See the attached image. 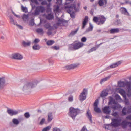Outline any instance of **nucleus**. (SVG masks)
Listing matches in <instances>:
<instances>
[{
  "label": "nucleus",
  "instance_id": "nucleus-38",
  "mask_svg": "<svg viewBox=\"0 0 131 131\" xmlns=\"http://www.w3.org/2000/svg\"><path fill=\"white\" fill-rule=\"evenodd\" d=\"M24 116L25 118H28L30 117V115L29 112H26L24 113Z\"/></svg>",
  "mask_w": 131,
  "mask_h": 131
},
{
  "label": "nucleus",
  "instance_id": "nucleus-42",
  "mask_svg": "<svg viewBox=\"0 0 131 131\" xmlns=\"http://www.w3.org/2000/svg\"><path fill=\"white\" fill-rule=\"evenodd\" d=\"M89 109L88 108L87 111L86 115L89 120L90 121V112H89Z\"/></svg>",
  "mask_w": 131,
  "mask_h": 131
},
{
  "label": "nucleus",
  "instance_id": "nucleus-16",
  "mask_svg": "<svg viewBox=\"0 0 131 131\" xmlns=\"http://www.w3.org/2000/svg\"><path fill=\"white\" fill-rule=\"evenodd\" d=\"M104 113L106 114H109L111 112V110L109 106H105L103 109Z\"/></svg>",
  "mask_w": 131,
  "mask_h": 131
},
{
  "label": "nucleus",
  "instance_id": "nucleus-57",
  "mask_svg": "<svg viewBox=\"0 0 131 131\" xmlns=\"http://www.w3.org/2000/svg\"><path fill=\"white\" fill-rule=\"evenodd\" d=\"M97 47H94L91 49V52L97 49Z\"/></svg>",
  "mask_w": 131,
  "mask_h": 131
},
{
  "label": "nucleus",
  "instance_id": "nucleus-28",
  "mask_svg": "<svg viewBox=\"0 0 131 131\" xmlns=\"http://www.w3.org/2000/svg\"><path fill=\"white\" fill-rule=\"evenodd\" d=\"M9 18L10 19L11 23L12 24H13L14 25H17V22L16 21L14 20L12 16H10Z\"/></svg>",
  "mask_w": 131,
  "mask_h": 131
},
{
  "label": "nucleus",
  "instance_id": "nucleus-26",
  "mask_svg": "<svg viewBox=\"0 0 131 131\" xmlns=\"http://www.w3.org/2000/svg\"><path fill=\"white\" fill-rule=\"evenodd\" d=\"M41 4L42 5H47V7H48L47 8V11H49V10H50V8L49 7H48V6L49 7L50 6H49L47 4V1L45 0H44V1H42V2L41 3Z\"/></svg>",
  "mask_w": 131,
  "mask_h": 131
},
{
  "label": "nucleus",
  "instance_id": "nucleus-17",
  "mask_svg": "<svg viewBox=\"0 0 131 131\" xmlns=\"http://www.w3.org/2000/svg\"><path fill=\"white\" fill-rule=\"evenodd\" d=\"M88 20V17L87 16L85 17L82 21V29L84 28L86 25Z\"/></svg>",
  "mask_w": 131,
  "mask_h": 131
},
{
  "label": "nucleus",
  "instance_id": "nucleus-44",
  "mask_svg": "<svg viewBox=\"0 0 131 131\" xmlns=\"http://www.w3.org/2000/svg\"><path fill=\"white\" fill-rule=\"evenodd\" d=\"M39 10L41 13H43L45 10V9L44 7L43 6H41L40 7Z\"/></svg>",
  "mask_w": 131,
  "mask_h": 131
},
{
  "label": "nucleus",
  "instance_id": "nucleus-39",
  "mask_svg": "<svg viewBox=\"0 0 131 131\" xmlns=\"http://www.w3.org/2000/svg\"><path fill=\"white\" fill-rule=\"evenodd\" d=\"M34 18H32L30 21L29 24L30 25L33 26L35 24V23L34 22Z\"/></svg>",
  "mask_w": 131,
  "mask_h": 131
},
{
  "label": "nucleus",
  "instance_id": "nucleus-7",
  "mask_svg": "<svg viewBox=\"0 0 131 131\" xmlns=\"http://www.w3.org/2000/svg\"><path fill=\"white\" fill-rule=\"evenodd\" d=\"M121 119L118 118H113L112 119L111 125L113 127H116L121 124Z\"/></svg>",
  "mask_w": 131,
  "mask_h": 131
},
{
  "label": "nucleus",
  "instance_id": "nucleus-21",
  "mask_svg": "<svg viewBox=\"0 0 131 131\" xmlns=\"http://www.w3.org/2000/svg\"><path fill=\"white\" fill-rule=\"evenodd\" d=\"M108 91L107 90H104L101 92L100 96L102 97L107 96L108 94Z\"/></svg>",
  "mask_w": 131,
  "mask_h": 131
},
{
  "label": "nucleus",
  "instance_id": "nucleus-63",
  "mask_svg": "<svg viewBox=\"0 0 131 131\" xmlns=\"http://www.w3.org/2000/svg\"><path fill=\"white\" fill-rule=\"evenodd\" d=\"M125 102L126 104H129L128 101V100H126V99H125Z\"/></svg>",
  "mask_w": 131,
  "mask_h": 131
},
{
  "label": "nucleus",
  "instance_id": "nucleus-60",
  "mask_svg": "<svg viewBox=\"0 0 131 131\" xmlns=\"http://www.w3.org/2000/svg\"><path fill=\"white\" fill-rule=\"evenodd\" d=\"M39 14V11L38 10H36L35 11V15H38Z\"/></svg>",
  "mask_w": 131,
  "mask_h": 131
},
{
  "label": "nucleus",
  "instance_id": "nucleus-46",
  "mask_svg": "<svg viewBox=\"0 0 131 131\" xmlns=\"http://www.w3.org/2000/svg\"><path fill=\"white\" fill-rule=\"evenodd\" d=\"M71 18H74L75 17V13L74 11H72L71 13L70 14Z\"/></svg>",
  "mask_w": 131,
  "mask_h": 131
},
{
  "label": "nucleus",
  "instance_id": "nucleus-50",
  "mask_svg": "<svg viewBox=\"0 0 131 131\" xmlns=\"http://www.w3.org/2000/svg\"><path fill=\"white\" fill-rule=\"evenodd\" d=\"M40 40L38 38H36L35 39L33 43H34L36 44L38 43H39L40 42Z\"/></svg>",
  "mask_w": 131,
  "mask_h": 131
},
{
  "label": "nucleus",
  "instance_id": "nucleus-40",
  "mask_svg": "<svg viewBox=\"0 0 131 131\" xmlns=\"http://www.w3.org/2000/svg\"><path fill=\"white\" fill-rule=\"evenodd\" d=\"M79 28V27H78L75 30L72 31L70 33V34L74 35L78 31Z\"/></svg>",
  "mask_w": 131,
  "mask_h": 131
},
{
  "label": "nucleus",
  "instance_id": "nucleus-18",
  "mask_svg": "<svg viewBox=\"0 0 131 131\" xmlns=\"http://www.w3.org/2000/svg\"><path fill=\"white\" fill-rule=\"evenodd\" d=\"M119 93L123 96L124 99H126V94L125 91L123 89H120L118 91Z\"/></svg>",
  "mask_w": 131,
  "mask_h": 131
},
{
  "label": "nucleus",
  "instance_id": "nucleus-33",
  "mask_svg": "<svg viewBox=\"0 0 131 131\" xmlns=\"http://www.w3.org/2000/svg\"><path fill=\"white\" fill-rule=\"evenodd\" d=\"M30 42H26L25 41H23L22 42V45L24 47H26L27 46H30Z\"/></svg>",
  "mask_w": 131,
  "mask_h": 131
},
{
  "label": "nucleus",
  "instance_id": "nucleus-22",
  "mask_svg": "<svg viewBox=\"0 0 131 131\" xmlns=\"http://www.w3.org/2000/svg\"><path fill=\"white\" fill-rule=\"evenodd\" d=\"M120 10L122 14L127 15H129V13L125 8L124 7H122L121 8Z\"/></svg>",
  "mask_w": 131,
  "mask_h": 131
},
{
  "label": "nucleus",
  "instance_id": "nucleus-3",
  "mask_svg": "<svg viewBox=\"0 0 131 131\" xmlns=\"http://www.w3.org/2000/svg\"><path fill=\"white\" fill-rule=\"evenodd\" d=\"M80 110L78 108H75L71 107L69 108V112L68 114L73 120H74L76 116L80 113Z\"/></svg>",
  "mask_w": 131,
  "mask_h": 131
},
{
  "label": "nucleus",
  "instance_id": "nucleus-14",
  "mask_svg": "<svg viewBox=\"0 0 131 131\" xmlns=\"http://www.w3.org/2000/svg\"><path fill=\"white\" fill-rule=\"evenodd\" d=\"M56 18L58 22L56 23V24L58 26H60V25L61 24L63 23H67L68 22L67 20H65L63 19H60L58 16Z\"/></svg>",
  "mask_w": 131,
  "mask_h": 131
},
{
  "label": "nucleus",
  "instance_id": "nucleus-5",
  "mask_svg": "<svg viewBox=\"0 0 131 131\" xmlns=\"http://www.w3.org/2000/svg\"><path fill=\"white\" fill-rule=\"evenodd\" d=\"M93 20L94 22H96L98 24L101 25L103 24L104 22L105 21L106 19L104 16H102L98 18L94 17Z\"/></svg>",
  "mask_w": 131,
  "mask_h": 131
},
{
  "label": "nucleus",
  "instance_id": "nucleus-45",
  "mask_svg": "<svg viewBox=\"0 0 131 131\" xmlns=\"http://www.w3.org/2000/svg\"><path fill=\"white\" fill-rule=\"evenodd\" d=\"M87 38L85 37H83L81 39V41L82 42H85L87 40Z\"/></svg>",
  "mask_w": 131,
  "mask_h": 131
},
{
  "label": "nucleus",
  "instance_id": "nucleus-1",
  "mask_svg": "<svg viewBox=\"0 0 131 131\" xmlns=\"http://www.w3.org/2000/svg\"><path fill=\"white\" fill-rule=\"evenodd\" d=\"M25 81V79H22L21 81V83L24 82L23 84H25L22 89L23 91L24 92H26L29 88H32L36 86L37 84L39 82L37 80H35L34 81L26 83V81L24 82Z\"/></svg>",
  "mask_w": 131,
  "mask_h": 131
},
{
  "label": "nucleus",
  "instance_id": "nucleus-23",
  "mask_svg": "<svg viewBox=\"0 0 131 131\" xmlns=\"http://www.w3.org/2000/svg\"><path fill=\"white\" fill-rule=\"evenodd\" d=\"M129 122L124 120L122 122L121 124L123 128H125L127 127V125L129 124Z\"/></svg>",
  "mask_w": 131,
  "mask_h": 131
},
{
  "label": "nucleus",
  "instance_id": "nucleus-56",
  "mask_svg": "<svg viewBox=\"0 0 131 131\" xmlns=\"http://www.w3.org/2000/svg\"><path fill=\"white\" fill-rule=\"evenodd\" d=\"M80 131H88L87 130L85 126H83Z\"/></svg>",
  "mask_w": 131,
  "mask_h": 131
},
{
  "label": "nucleus",
  "instance_id": "nucleus-51",
  "mask_svg": "<svg viewBox=\"0 0 131 131\" xmlns=\"http://www.w3.org/2000/svg\"><path fill=\"white\" fill-rule=\"evenodd\" d=\"M45 121V119L44 118H42L40 121L39 123V124L42 125L44 123Z\"/></svg>",
  "mask_w": 131,
  "mask_h": 131
},
{
  "label": "nucleus",
  "instance_id": "nucleus-15",
  "mask_svg": "<svg viewBox=\"0 0 131 131\" xmlns=\"http://www.w3.org/2000/svg\"><path fill=\"white\" fill-rule=\"evenodd\" d=\"M121 61H119L116 63L112 64L109 67H108L106 68V70H107L110 68H114L118 66L121 63Z\"/></svg>",
  "mask_w": 131,
  "mask_h": 131
},
{
  "label": "nucleus",
  "instance_id": "nucleus-55",
  "mask_svg": "<svg viewBox=\"0 0 131 131\" xmlns=\"http://www.w3.org/2000/svg\"><path fill=\"white\" fill-rule=\"evenodd\" d=\"M126 108H124L122 110V112L123 114L125 115L126 114Z\"/></svg>",
  "mask_w": 131,
  "mask_h": 131
},
{
  "label": "nucleus",
  "instance_id": "nucleus-25",
  "mask_svg": "<svg viewBox=\"0 0 131 131\" xmlns=\"http://www.w3.org/2000/svg\"><path fill=\"white\" fill-rule=\"evenodd\" d=\"M119 31V29L117 28L111 29L110 31V33L112 34L118 33Z\"/></svg>",
  "mask_w": 131,
  "mask_h": 131
},
{
  "label": "nucleus",
  "instance_id": "nucleus-27",
  "mask_svg": "<svg viewBox=\"0 0 131 131\" xmlns=\"http://www.w3.org/2000/svg\"><path fill=\"white\" fill-rule=\"evenodd\" d=\"M40 48V46L38 44L34 45L32 46V49L34 50H38Z\"/></svg>",
  "mask_w": 131,
  "mask_h": 131
},
{
  "label": "nucleus",
  "instance_id": "nucleus-54",
  "mask_svg": "<svg viewBox=\"0 0 131 131\" xmlns=\"http://www.w3.org/2000/svg\"><path fill=\"white\" fill-rule=\"evenodd\" d=\"M52 131H61L60 129L57 127H55L53 128Z\"/></svg>",
  "mask_w": 131,
  "mask_h": 131
},
{
  "label": "nucleus",
  "instance_id": "nucleus-43",
  "mask_svg": "<svg viewBox=\"0 0 131 131\" xmlns=\"http://www.w3.org/2000/svg\"><path fill=\"white\" fill-rule=\"evenodd\" d=\"M130 88L128 89L127 90V95L129 98H130L131 97V92L130 91Z\"/></svg>",
  "mask_w": 131,
  "mask_h": 131
},
{
  "label": "nucleus",
  "instance_id": "nucleus-20",
  "mask_svg": "<svg viewBox=\"0 0 131 131\" xmlns=\"http://www.w3.org/2000/svg\"><path fill=\"white\" fill-rule=\"evenodd\" d=\"M53 116L52 113L49 112L48 113L47 121L48 123L50 122L53 119Z\"/></svg>",
  "mask_w": 131,
  "mask_h": 131
},
{
  "label": "nucleus",
  "instance_id": "nucleus-59",
  "mask_svg": "<svg viewBox=\"0 0 131 131\" xmlns=\"http://www.w3.org/2000/svg\"><path fill=\"white\" fill-rule=\"evenodd\" d=\"M48 31H51L52 30H53L54 29V28L53 26H51L50 25V27H49V28H48Z\"/></svg>",
  "mask_w": 131,
  "mask_h": 131
},
{
  "label": "nucleus",
  "instance_id": "nucleus-64",
  "mask_svg": "<svg viewBox=\"0 0 131 131\" xmlns=\"http://www.w3.org/2000/svg\"><path fill=\"white\" fill-rule=\"evenodd\" d=\"M127 112L128 113L131 112V108H129L127 110Z\"/></svg>",
  "mask_w": 131,
  "mask_h": 131
},
{
  "label": "nucleus",
  "instance_id": "nucleus-4",
  "mask_svg": "<svg viewBox=\"0 0 131 131\" xmlns=\"http://www.w3.org/2000/svg\"><path fill=\"white\" fill-rule=\"evenodd\" d=\"M109 104L114 110H116L121 107V105L112 97H110Z\"/></svg>",
  "mask_w": 131,
  "mask_h": 131
},
{
  "label": "nucleus",
  "instance_id": "nucleus-13",
  "mask_svg": "<svg viewBox=\"0 0 131 131\" xmlns=\"http://www.w3.org/2000/svg\"><path fill=\"white\" fill-rule=\"evenodd\" d=\"M98 100H96L94 104V108L95 111L96 112L99 113L101 112V110L98 107Z\"/></svg>",
  "mask_w": 131,
  "mask_h": 131
},
{
  "label": "nucleus",
  "instance_id": "nucleus-52",
  "mask_svg": "<svg viewBox=\"0 0 131 131\" xmlns=\"http://www.w3.org/2000/svg\"><path fill=\"white\" fill-rule=\"evenodd\" d=\"M48 61L50 65H52L54 63L53 61L52 60L50 59H48Z\"/></svg>",
  "mask_w": 131,
  "mask_h": 131
},
{
  "label": "nucleus",
  "instance_id": "nucleus-48",
  "mask_svg": "<svg viewBox=\"0 0 131 131\" xmlns=\"http://www.w3.org/2000/svg\"><path fill=\"white\" fill-rule=\"evenodd\" d=\"M51 49H54L56 50H57L59 49V46H53L51 47Z\"/></svg>",
  "mask_w": 131,
  "mask_h": 131
},
{
  "label": "nucleus",
  "instance_id": "nucleus-62",
  "mask_svg": "<svg viewBox=\"0 0 131 131\" xmlns=\"http://www.w3.org/2000/svg\"><path fill=\"white\" fill-rule=\"evenodd\" d=\"M68 9L67 10V12L70 14L71 13V10L70 9Z\"/></svg>",
  "mask_w": 131,
  "mask_h": 131
},
{
  "label": "nucleus",
  "instance_id": "nucleus-2",
  "mask_svg": "<svg viewBox=\"0 0 131 131\" xmlns=\"http://www.w3.org/2000/svg\"><path fill=\"white\" fill-rule=\"evenodd\" d=\"M77 42L76 41L73 43L69 45L68 46V49L71 51L76 50L81 48L84 45V44L82 42L78 41L76 42Z\"/></svg>",
  "mask_w": 131,
  "mask_h": 131
},
{
  "label": "nucleus",
  "instance_id": "nucleus-47",
  "mask_svg": "<svg viewBox=\"0 0 131 131\" xmlns=\"http://www.w3.org/2000/svg\"><path fill=\"white\" fill-rule=\"evenodd\" d=\"M54 7L55 9V10L57 12L59 9L60 6L58 5H54Z\"/></svg>",
  "mask_w": 131,
  "mask_h": 131
},
{
  "label": "nucleus",
  "instance_id": "nucleus-6",
  "mask_svg": "<svg viewBox=\"0 0 131 131\" xmlns=\"http://www.w3.org/2000/svg\"><path fill=\"white\" fill-rule=\"evenodd\" d=\"M118 84L120 87H125L126 86L128 90L131 87V82L130 81L124 82L120 81L118 82Z\"/></svg>",
  "mask_w": 131,
  "mask_h": 131
},
{
  "label": "nucleus",
  "instance_id": "nucleus-53",
  "mask_svg": "<svg viewBox=\"0 0 131 131\" xmlns=\"http://www.w3.org/2000/svg\"><path fill=\"white\" fill-rule=\"evenodd\" d=\"M112 115L114 116H116L118 115V113L117 112H113L112 114Z\"/></svg>",
  "mask_w": 131,
  "mask_h": 131
},
{
  "label": "nucleus",
  "instance_id": "nucleus-37",
  "mask_svg": "<svg viewBox=\"0 0 131 131\" xmlns=\"http://www.w3.org/2000/svg\"><path fill=\"white\" fill-rule=\"evenodd\" d=\"M51 24L49 23H47L44 24V27L46 29H48L50 27Z\"/></svg>",
  "mask_w": 131,
  "mask_h": 131
},
{
  "label": "nucleus",
  "instance_id": "nucleus-32",
  "mask_svg": "<svg viewBox=\"0 0 131 131\" xmlns=\"http://www.w3.org/2000/svg\"><path fill=\"white\" fill-rule=\"evenodd\" d=\"M54 42H55L54 40H50L47 41L46 43L48 46H50L54 44Z\"/></svg>",
  "mask_w": 131,
  "mask_h": 131
},
{
  "label": "nucleus",
  "instance_id": "nucleus-30",
  "mask_svg": "<svg viewBox=\"0 0 131 131\" xmlns=\"http://www.w3.org/2000/svg\"><path fill=\"white\" fill-rule=\"evenodd\" d=\"M46 19L48 20H51L53 18V15L49 14L46 16Z\"/></svg>",
  "mask_w": 131,
  "mask_h": 131
},
{
  "label": "nucleus",
  "instance_id": "nucleus-58",
  "mask_svg": "<svg viewBox=\"0 0 131 131\" xmlns=\"http://www.w3.org/2000/svg\"><path fill=\"white\" fill-rule=\"evenodd\" d=\"M126 119L127 120H129L131 121V115L127 116L126 117Z\"/></svg>",
  "mask_w": 131,
  "mask_h": 131
},
{
  "label": "nucleus",
  "instance_id": "nucleus-12",
  "mask_svg": "<svg viewBox=\"0 0 131 131\" xmlns=\"http://www.w3.org/2000/svg\"><path fill=\"white\" fill-rule=\"evenodd\" d=\"M78 64H72L67 65L64 67L67 70H70L76 68L78 66Z\"/></svg>",
  "mask_w": 131,
  "mask_h": 131
},
{
  "label": "nucleus",
  "instance_id": "nucleus-34",
  "mask_svg": "<svg viewBox=\"0 0 131 131\" xmlns=\"http://www.w3.org/2000/svg\"><path fill=\"white\" fill-rule=\"evenodd\" d=\"M12 122L14 125H18L19 123L18 120L16 118H13L12 120Z\"/></svg>",
  "mask_w": 131,
  "mask_h": 131
},
{
  "label": "nucleus",
  "instance_id": "nucleus-29",
  "mask_svg": "<svg viewBox=\"0 0 131 131\" xmlns=\"http://www.w3.org/2000/svg\"><path fill=\"white\" fill-rule=\"evenodd\" d=\"M110 77H107L102 79L100 81V83L102 84L103 83L107 80L110 78Z\"/></svg>",
  "mask_w": 131,
  "mask_h": 131
},
{
  "label": "nucleus",
  "instance_id": "nucleus-31",
  "mask_svg": "<svg viewBox=\"0 0 131 131\" xmlns=\"http://www.w3.org/2000/svg\"><path fill=\"white\" fill-rule=\"evenodd\" d=\"M36 32L41 34H43L44 33V31L43 29L42 28H38L36 30Z\"/></svg>",
  "mask_w": 131,
  "mask_h": 131
},
{
  "label": "nucleus",
  "instance_id": "nucleus-35",
  "mask_svg": "<svg viewBox=\"0 0 131 131\" xmlns=\"http://www.w3.org/2000/svg\"><path fill=\"white\" fill-rule=\"evenodd\" d=\"M51 128V126H48L44 127L42 129V131H49Z\"/></svg>",
  "mask_w": 131,
  "mask_h": 131
},
{
  "label": "nucleus",
  "instance_id": "nucleus-36",
  "mask_svg": "<svg viewBox=\"0 0 131 131\" xmlns=\"http://www.w3.org/2000/svg\"><path fill=\"white\" fill-rule=\"evenodd\" d=\"M21 10L22 11L26 13L28 12V9L27 7H24L22 5L21 6Z\"/></svg>",
  "mask_w": 131,
  "mask_h": 131
},
{
  "label": "nucleus",
  "instance_id": "nucleus-19",
  "mask_svg": "<svg viewBox=\"0 0 131 131\" xmlns=\"http://www.w3.org/2000/svg\"><path fill=\"white\" fill-rule=\"evenodd\" d=\"M65 9H74L76 11L77 8L76 5L75 4H71L70 5H68L67 6L65 7Z\"/></svg>",
  "mask_w": 131,
  "mask_h": 131
},
{
  "label": "nucleus",
  "instance_id": "nucleus-11",
  "mask_svg": "<svg viewBox=\"0 0 131 131\" xmlns=\"http://www.w3.org/2000/svg\"><path fill=\"white\" fill-rule=\"evenodd\" d=\"M12 58L18 60H21L23 58V56L19 53H14L12 54Z\"/></svg>",
  "mask_w": 131,
  "mask_h": 131
},
{
  "label": "nucleus",
  "instance_id": "nucleus-9",
  "mask_svg": "<svg viewBox=\"0 0 131 131\" xmlns=\"http://www.w3.org/2000/svg\"><path fill=\"white\" fill-rule=\"evenodd\" d=\"M8 109L7 110V112L10 116H12L14 115H16L18 114L20 112L16 110H14L12 109H9L7 107Z\"/></svg>",
  "mask_w": 131,
  "mask_h": 131
},
{
  "label": "nucleus",
  "instance_id": "nucleus-8",
  "mask_svg": "<svg viewBox=\"0 0 131 131\" xmlns=\"http://www.w3.org/2000/svg\"><path fill=\"white\" fill-rule=\"evenodd\" d=\"M87 93V90L84 88L83 89L82 92L81 93L79 96V99L80 100H84L86 97V94Z\"/></svg>",
  "mask_w": 131,
  "mask_h": 131
},
{
  "label": "nucleus",
  "instance_id": "nucleus-49",
  "mask_svg": "<svg viewBox=\"0 0 131 131\" xmlns=\"http://www.w3.org/2000/svg\"><path fill=\"white\" fill-rule=\"evenodd\" d=\"M18 119L19 121V123H20L21 121H23L24 120V118L22 115H20L18 117Z\"/></svg>",
  "mask_w": 131,
  "mask_h": 131
},
{
  "label": "nucleus",
  "instance_id": "nucleus-24",
  "mask_svg": "<svg viewBox=\"0 0 131 131\" xmlns=\"http://www.w3.org/2000/svg\"><path fill=\"white\" fill-rule=\"evenodd\" d=\"M107 2V0H100L99 1L98 3L100 6H102L104 4H106Z\"/></svg>",
  "mask_w": 131,
  "mask_h": 131
},
{
  "label": "nucleus",
  "instance_id": "nucleus-61",
  "mask_svg": "<svg viewBox=\"0 0 131 131\" xmlns=\"http://www.w3.org/2000/svg\"><path fill=\"white\" fill-rule=\"evenodd\" d=\"M68 100L70 101H71L73 100V97L72 96L68 98Z\"/></svg>",
  "mask_w": 131,
  "mask_h": 131
},
{
  "label": "nucleus",
  "instance_id": "nucleus-10",
  "mask_svg": "<svg viewBox=\"0 0 131 131\" xmlns=\"http://www.w3.org/2000/svg\"><path fill=\"white\" fill-rule=\"evenodd\" d=\"M6 85L5 77H2L0 78V90H2Z\"/></svg>",
  "mask_w": 131,
  "mask_h": 131
},
{
  "label": "nucleus",
  "instance_id": "nucleus-41",
  "mask_svg": "<svg viewBox=\"0 0 131 131\" xmlns=\"http://www.w3.org/2000/svg\"><path fill=\"white\" fill-rule=\"evenodd\" d=\"M28 16H29L28 15L24 14L22 16V19L23 20H24V18H25L26 19H27L28 18Z\"/></svg>",
  "mask_w": 131,
  "mask_h": 131
}]
</instances>
